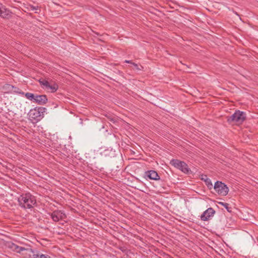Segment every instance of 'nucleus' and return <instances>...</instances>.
Masks as SVG:
<instances>
[{
	"label": "nucleus",
	"instance_id": "25",
	"mask_svg": "<svg viewBox=\"0 0 258 258\" xmlns=\"http://www.w3.org/2000/svg\"><path fill=\"white\" fill-rule=\"evenodd\" d=\"M105 151H108V150H105Z\"/></svg>",
	"mask_w": 258,
	"mask_h": 258
},
{
	"label": "nucleus",
	"instance_id": "2",
	"mask_svg": "<svg viewBox=\"0 0 258 258\" xmlns=\"http://www.w3.org/2000/svg\"><path fill=\"white\" fill-rule=\"evenodd\" d=\"M246 119V114L240 110H236L232 115L227 117V121L230 123H242Z\"/></svg>",
	"mask_w": 258,
	"mask_h": 258
},
{
	"label": "nucleus",
	"instance_id": "14",
	"mask_svg": "<svg viewBox=\"0 0 258 258\" xmlns=\"http://www.w3.org/2000/svg\"><path fill=\"white\" fill-rule=\"evenodd\" d=\"M6 87L9 90H11L13 92L24 94V93L22 92L18 88L13 86L10 84H6Z\"/></svg>",
	"mask_w": 258,
	"mask_h": 258
},
{
	"label": "nucleus",
	"instance_id": "5",
	"mask_svg": "<svg viewBox=\"0 0 258 258\" xmlns=\"http://www.w3.org/2000/svg\"><path fill=\"white\" fill-rule=\"evenodd\" d=\"M170 164L184 173H188L189 171L188 165L183 161H181L177 159H172L170 161Z\"/></svg>",
	"mask_w": 258,
	"mask_h": 258
},
{
	"label": "nucleus",
	"instance_id": "7",
	"mask_svg": "<svg viewBox=\"0 0 258 258\" xmlns=\"http://www.w3.org/2000/svg\"><path fill=\"white\" fill-rule=\"evenodd\" d=\"M215 213V211L212 208H209L202 214L201 219L202 221H208L214 216Z\"/></svg>",
	"mask_w": 258,
	"mask_h": 258
},
{
	"label": "nucleus",
	"instance_id": "9",
	"mask_svg": "<svg viewBox=\"0 0 258 258\" xmlns=\"http://www.w3.org/2000/svg\"><path fill=\"white\" fill-rule=\"evenodd\" d=\"M145 175L149 178L152 180H157L160 179L157 172L154 170H149L145 172Z\"/></svg>",
	"mask_w": 258,
	"mask_h": 258
},
{
	"label": "nucleus",
	"instance_id": "1",
	"mask_svg": "<svg viewBox=\"0 0 258 258\" xmlns=\"http://www.w3.org/2000/svg\"><path fill=\"white\" fill-rule=\"evenodd\" d=\"M18 202L19 206L24 209H32L37 204L35 197L29 192L22 194L18 198Z\"/></svg>",
	"mask_w": 258,
	"mask_h": 258
},
{
	"label": "nucleus",
	"instance_id": "20",
	"mask_svg": "<svg viewBox=\"0 0 258 258\" xmlns=\"http://www.w3.org/2000/svg\"><path fill=\"white\" fill-rule=\"evenodd\" d=\"M40 255L39 254H35L34 252L32 254L31 258H39Z\"/></svg>",
	"mask_w": 258,
	"mask_h": 258
},
{
	"label": "nucleus",
	"instance_id": "3",
	"mask_svg": "<svg viewBox=\"0 0 258 258\" xmlns=\"http://www.w3.org/2000/svg\"><path fill=\"white\" fill-rule=\"evenodd\" d=\"M45 109L42 107L31 109L28 114L30 120L35 122L40 120L43 117Z\"/></svg>",
	"mask_w": 258,
	"mask_h": 258
},
{
	"label": "nucleus",
	"instance_id": "19",
	"mask_svg": "<svg viewBox=\"0 0 258 258\" xmlns=\"http://www.w3.org/2000/svg\"><path fill=\"white\" fill-rule=\"evenodd\" d=\"M132 64L135 67V68L137 70H141L143 68V67L141 66H140V68L137 63H136L134 62H133Z\"/></svg>",
	"mask_w": 258,
	"mask_h": 258
},
{
	"label": "nucleus",
	"instance_id": "16",
	"mask_svg": "<svg viewBox=\"0 0 258 258\" xmlns=\"http://www.w3.org/2000/svg\"><path fill=\"white\" fill-rule=\"evenodd\" d=\"M218 203H219V204H220V205L223 206L224 207H225L228 212H229V213L232 212V208L230 207L229 206V204L226 203L221 202H220Z\"/></svg>",
	"mask_w": 258,
	"mask_h": 258
},
{
	"label": "nucleus",
	"instance_id": "6",
	"mask_svg": "<svg viewBox=\"0 0 258 258\" xmlns=\"http://www.w3.org/2000/svg\"><path fill=\"white\" fill-rule=\"evenodd\" d=\"M51 217L53 221L58 222L60 220H63L67 217L66 214L60 210H55L51 214Z\"/></svg>",
	"mask_w": 258,
	"mask_h": 258
},
{
	"label": "nucleus",
	"instance_id": "23",
	"mask_svg": "<svg viewBox=\"0 0 258 258\" xmlns=\"http://www.w3.org/2000/svg\"><path fill=\"white\" fill-rule=\"evenodd\" d=\"M32 10H37L38 7H35L33 6V7H32Z\"/></svg>",
	"mask_w": 258,
	"mask_h": 258
},
{
	"label": "nucleus",
	"instance_id": "13",
	"mask_svg": "<svg viewBox=\"0 0 258 258\" xmlns=\"http://www.w3.org/2000/svg\"><path fill=\"white\" fill-rule=\"evenodd\" d=\"M201 179L205 182V183L209 189H211L213 186L210 179L208 178L206 175H202Z\"/></svg>",
	"mask_w": 258,
	"mask_h": 258
},
{
	"label": "nucleus",
	"instance_id": "15",
	"mask_svg": "<svg viewBox=\"0 0 258 258\" xmlns=\"http://www.w3.org/2000/svg\"><path fill=\"white\" fill-rule=\"evenodd\" d=\"M58 86L56 84L53 83V84L50 85L49 83L46 89L50 90L51 92H55L58 89Z\"/></svg>",
	"mask_w": 258,
	"mask_h": 258
},
{
	"label": "nucleus",
	"instance_id": "18",
	"mask_svg": "<svg viewBox=\"0 0 258 258\" xmlns=\"http://www.w3.org/2000/svg\"><path fill=\"white\" fill-rule=\"evenodd\" d=\"M39 83L41 86H43L46 89L48 86L49 82L45 79H40Z\"/></svg>",
	"mask_w": 258,
	"mask_h": 258
},
{
	"label": "nucleus",
	"instance_id": "21",
	"mask_svg": "<svg viewBox=\"0 0 258 258\" xmlns=\"http://www.w3.org/2000/svg\"><path fill=\"white\" fill-rule=\"evenodd\" d=\"M39 258H51V257L50 256H49L48 255L42 254L40 255Z\"/></svg>",
	"mask_w": 258,
	"mask_h": 258
},
{
	"label": "nucleus",
	"instance_id": "12",
	"mask_svg": "<svg viewBox=\"0 0 258 258\" xmlns=\"http://www.w3.org/2000/svg\"><path fill=\"white\" fill-rule=\"evenodd\" d=\"M10 15V11L7 10L5 7L0 4V16L2 18H8Z\"/></svg>",
	"mask_w": 258,
	"mask_h": 258
},
{
	"label": "nucleus",
	"instance_id": "24",
	"mask_svg": "<svg viewBox=\"0 0 258 258\" xmlns=\"http://www.w3.org/2000/svg\"><path fill=\"white\" fill-rule=\"evenodd\" d=\"M111 120H112V121L114 122V119H111Z\"/></svg>",
	"mask_w": 258,
	"mask_h": 258
},
{
	"label": "nucleus",
	"instance_id": "22",
	"mask_svg": "<svg viewBox=\"0 0 258 258\" xmlns=\"http://www.w3.org/2000/svg\"><path fill=\"white\" fill-rule=\"evenodd\" d=\"M125 62L126 63H131L132 64V63H133V61L132 60H125Z\"/></svg>",
	"mask_w": 258,
	"mask_h": 258
},
{
	"label": "nucleus",
	"instance_id": "11",
	"mask_svg": "<svg viewBox=\"0 0 258 258\" xmlns=\"http://www.w3.org/2000/svg\"><path fill=\"white\" fill-rule=\"evenodd\" d=\"M23 251L24 252L22 253V255L24 258H31L32 254L34 253V250L30 248V246L27 247H24Z\"/></svg>",
	"mask_w": 258,
	"mask_h": 258
},
{
	"label": "nucleus",
	"instance_id": "8",
	"mask_svg": "<svg viewBox=\"0 0 258 258\" xmlns=\"http://www.w3.org/2000/svg\"><path fill=\"white\" fill-rule=\"evenodd\" d=\"M47 101V98L46 95H35V97L34 99V102L37 103L39 104L43 105L45 104Z\"/></svg>",
	"mask_w": 258,
	"mask_h": 258
},
{
	"label": "nucleus",
	"instance_id": "17",
	"mask_svg": "<svg viewBox=\"0 0 258 258\" xmlns=\"http://www.w3.org/2000/svg\"><path fill=\"white\" fill-rule=\"evenodd\" d=\"M25 96L27 99H28L31 101H34V99L35 97V95H34V94L31 93L27 92L25 94Z\"/></svg>",
	"mask_w": 258,
	"mask_h": 258
},
{
	"label": "nucleus",
	"instance_id": "10",
	"mask_svg": "<svg viewBox=\"0 0 258 258\" xmlns=\"http://www.w3.org/2000/svg\"><path fill=\"white\" fill-rule=\"evenodd\" d=\"M8 247L13 251L19 253H21L23 250L24 249V247L19 246L14 243H9Z\"/></svg>",
	"mask_w": 258,
	"mask_h": 258
},
{
	"label": "nucleus",
	"instance_id": "4",
	"mask_svg": "<svg viewBox=\"0 0 258 258\" xmlns=\"http://www.w3.org/2000/svg\"><path fill=\"white\" fill-rule=\"evenodd\" d=\"M214 189L219 195L225 196L228 194L229 188L227 186L221 181H217L215 183Z\"/></svg>",
	"mask_w": 258,
	"mask_h": 258
}]
</instances>
